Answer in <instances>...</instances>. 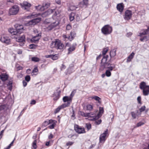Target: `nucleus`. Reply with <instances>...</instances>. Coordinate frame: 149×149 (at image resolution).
Returning a JSON list of instances; mask_svg holds the SVG:
<instances>
[{
    "instance_id": "32",
    "label": "nucleus",
    "mask_w": 149,
    "mask_h": 149,
    "mask_svg": "<svg viewBox=\"0 0 149 149\" xmlns=\"http://www.w3.org/2000/svg\"><path fill=\"white\" fill-rule=\"evenodd\" d=\"M108 50V47H107L105 48H104L102 51V54L103 55V57L107 55H105L107 52Z\"/></svg>"
},
{
    "instance_id": "46",
    "label": "nucleus",
    "mask_w": 149,
    "mask_h": 149,
    "mask_svg": "<svg viewBox=\"0 0 149 149\" xmlns=\"http://www.w3.org/2000/svg\"><path fill=\"white\" fill-rule=\"evenodd\" d=\"M55 10L54 12L52 13H54L53 15L52 16V18H53L54 17H55L57 16L59 13V12L58 11H56L55 9H54Z\"/></svg>"
},
{
    "instance_id": "26",
    "label": "nucleus",
    "mask_w": 149,
    "mask_h": 149,
    "mask_svg": "<svg viewBox=\"0 0 149 149\" xmlns=\"http://www.w3.org/2000/svg\"><path fill=\"white\" fill-rule=\"evenodd\" d=\"M53 120H47L45 121L42 124V126L45 127L49 124L53 123Z\"/></svg>"
},
{
    "instance_id": "59",
    "label": "nucleus",
    "mask_w": 149,
    "mask_h": 149,
    "mask_svg": "<svg viewBox=\"0 0 149 149\" xmlns=\"http://www.w3.org/2000/svg\"><path fill=\"white\" fill-rule=\"evenodd\" d=\"M72 114L71 116V117L73 118V119H74L75 118V115L74 114V111L73 109H72Z\"/></svg>"
},
{
    "instance_id": "22",
    "label": "nucleus",
    "mask_w": 149,
    "mask_h": 149,
    "mask_svg": "<svg viewBox=\"0 0 149 149\" xmlns=\"http://www.w3.org/2000/svg\"><path fill=\"white\" fill-rule=\"evenodd\" d=\"M8 76L6 74H1L0 76V79L3 81H4L7 80L8 79Z\"/></svg>"
},
{
    "instance_id": "38",
    "label": "nucleus",
    "mask_w": 149,
    "mask_h": 149,
    "mask_svg": "<svg viewBox=\"0 0 149 149\" xmlns=\"http://www.w3.org/2000/svg\"><path fill=\"white\" fill-rule=\"evenodd\" d=\"M40 59L36 57H33L31 58V60L32 61L38 62L39 61Z\"/></svg>"
},
{
    "instance_id": "52",
    "label": "nucleus",
    "mask_w": 149,
    "mask_h": 149,
    "mask_svg": "<svg viewBox=\"0 0 149 149\" xmlns=\"http://www.w3.org/2000/svg\"><path fill=\"white\" fill-rule=\"evenodd\" d=\"M36 46V45L34 44H31L29 45V47L31 49H35Z\"/></svg>"
},
{
    "instance_id": "3",
    "label": "nucleus",
    "mask_w": 149,
    "mask_h": 149,
    "mask_svg": "<svg viewBox=\"0 0 149 149\" xmlns=\"http://www.w3.org/2000/svg\"><path fill=\"white\" fill-rule=\"evenodd\" d=\"M140 88L143 90V93L144 96H147L149 94V85H147L146 82H141L139 84Z\"/></svg>"
},
{
    "instance_id": "35",
    "label": "nucleus",
    "mask_w": 149,
    "mask_h": 149,
    "mask_svg": "<svg viewBox=\"0 0 149 149\" xmlns=\"http://www.w3.org/2000/svg\"><path fill=\"white\" fill-rule=\"evenodd\" d=\"M85 116L84 117H94V116H92V115H93L94 114H91V113H85Z\"/></svg>"
},
{
    "instance_id": "64",
    "label": "nucleus",
    "mask_w": 149,
    "mask_h": 149,
    "mask_svg": "<svg viewBox=\"0 0 149 149\" xmlns=\"http://www.w3.org/2000/svg\"><path fill=\"white\" fill-rule=\"evenodd\" d=\"M22 83L23 84V85L24 87H25L27 85V83L25 81H23Z\"/></svg>"
},
{
    "instance_id": "6",
    "label": "nucleus",
    "mask_w": 149,
    "mask_h": 149,
    "mask_svg": "<svg viewBox=\"0 0 149 149\" xmlns=\"http://www.w3.org/2000/svg\"><path fill=\"white\" fill-rule=\"evenodd\" d=\"M0 40L2 43L6 45L11 44L10 39L9 37L6 36H1Z\"/></svg>"
},
{
    "instance_id": "42",
    "label": "nucleus",
    "mask_w": 149,
    "mask_h": 149,
    "mask_svg": "<svg viewBox=\"0 0 149 149\" xmlns=\"http://www.w3.org/2000/svg\"><path fill=\"white\" fill-rule=\"evenodd\" d=\"M51 58L54 60L57 59L58 58V55L57 54L52 55Z\"/></svg>"
},
{
    "instance_id": "49",
    "label": "nucleus",
    "mask_w": 149,
    "mask_h": 149,
    "mask_svg": "<svg viewBox=\"0 0 149 149\" xmlns=\"http://www.w3.org/2000/svg\"><path fill=\"white\" fill-rule=\"evenodd\" d=\"M74 143V142L69 141L67 142L66 144V146H70L72 145Z\"/></svg>"
},
{
    "instance_id": "51",
    "label": "nucleus",
    "mask_w": 149,
    "mask_h": 149,
    "mask_svg": "<svg viewBox=\"0 0 149 149\" xmlns=\"http://www.w3.org/2000/svg\"><path fill=\"white\" fill-rule=\"evenodd\" d=\"M25 80L27 82H29L30 80V77L29 75H26L25 77Z\"/></svg>"
},
{
    "instance_id": "11",
    "label": "nucleus",
    "mask_w": 149,
    "mask_h": 149,
    "mask_svg": "<svg viewBox=\"0 0 149 149\" xmlns=\"http://www.w3.org/2000/svg\"><path fill=\"white\" fill-rule=\"evenodd\" d=\"M50 6V3H43L42 6L40 5L36 6L35 8L37 10H42L45 9L47 8Z\"/></svg>"
},
{
    "instance_id": "45",
    "label": "nucleus",
    "mask_w": 149,
    "mask_h": 149,
    "mask_svg": "<svg viewBox=\"0 0 149 149\" xmlns=\"http://www.w3.org/2000/svg\"><path fill=\"white\" fill-rule=\"evenodd\" d=\"M86 125L88 130H89L91 128V126L90 123H87L86 124Z\"/></svg>"
},
{
    "instance_id": "37",
    "label": "nucleus",
    "mask_w": 149,
    "mask_h": 149,
    "mask_svg": "<svg viewBox=\"0 0 149 149\" xmlns=\"http://www.w3.org/2000/svg\"><path fill=\"white\" fill-rule=\"evenodd\" d=\"M87 110L91 111L93 108V106L90 104H88L86 106Z\"/></svg>"
},
{
    "instance_id": "18",
    "label": "nucleus",
    "mask_w": 149,
    "mask_h": 149,
    "mask_svg": "<svg viewBox=\"0 0 149 149\" xmlns=\"http://www.w3.org/2000/svg\"><path fill=\"white\" fill-rule=\"evenodd\" d=\"M41 34L40 33H38L33 37L31 39V42L37 43L38 42L40 39L39 37L41 36Z\"/></svg>"
},
{
    "instance_id": "57",
    "label": "nucleus",
    "mask_w": 149,
    "mask_h": 149,
    "mask_svg": "<svg viewBox=\"0 0 149 149\" xmlns=\"http://www.w3.org/2000/svg\"><path fill=\"white\" fill-rule=\"evenodd\" d=\"M131 115L133 119H135L136 118V114L134 112H132L131 113Z\"/></svg>"
},
{
    "instance_id": "25",
    "label": "nucleus",
    "mask_w": 149,
    "mask_h": 149,
    "mask_svg": "<svg viewBox=\"0 0 149 149\" xmlns=\"http://www.w3.org/2000/svg\"><path fill=\"white\" fill-rule=\"evenodd\" d=\"M72 99L71 97H70V96L69 97L65 96L63 98V100L64 102H70V103L72 102Z\"/></svg>"
},
{
    "instance_id": "20",
    "label": "nucleus",
    "mask_w": 149,
    "mask_h": 149,
    "mask_svg": "<svg viewBox=\"0 0 149 149\" xmlns=\"http://www.w3.org/2000/svg\"><path fill=\"white\" fill-rule=\"evenodd\" d=\"M61 93L60 91H57L55 92H54L53 94V97H54V100H57L60 97V93Z\"/></svg>"
},
{
    "instance_id": "34",
    "label": "nucleus",
    "mask_w": 149,
    "mask_h": 149,
    "mask_svg": "<svg viewBox=\"0 0 149 149\" xmlns=\"http://www.w3.org/2000/svg\"><path fill=\"white\" fill-rule=\"evenodd\" d=\"M148 40V37L147 36H145L140 39V40L141 42L145 41L146 42Z\"/></svg>"
},
{
    "instance_id": "63",
    "label": "nucleus",
    "mask_w": 149,
    "mask_h": 149,
    "mask_svg": "<svg viewBox=\"0 0 149 149\" xmlns=\"http://www.w3.org/2000/svg\"><path fill=\"white\" fill-rule=\"evenodd\" d=\"M36 101L35 100H31L30 104H34L36 103Z\"/></svg>"
},
{
    "instance_id": "24",
    "label": "nucleus",
    "mask_w": 149,
    "mask_h": 149,
    "mask_svg": "<svg viewBox=\"0 0 149 149\" xmlns=\"http://www.w3.org/2000/svg\"><path fill=\"white\" fill-rule=\"evenodd\" d=\"M142 31H143L141 33H139V36L140 37H142L143 35H145L148 34L149 32V26L147 28V29H143Z\"/></svg>"
},
{
    "instance_id": "31",
    "label": "nucleus",
    "mask_w": 149,
    "mask_h": 149,
    "mask_svg": "<svg viewBox=\"0 0 149 149\" xmlns=\"http://www.w3.org/2000/svg\"><path fill=\"white\" fill-rule=\"evenodd\" d=\"M75 35L76 33L74 31H71L70 32V35H69V36H70V41H71L75 37Z\"/></svg>"
},
{
    "instance_id": "50",
    "label": "nucleus",
    "mask_w": 149,
    "mask_h": 149,
    "mask_svg": "<svg viewBox=\"0 0 149 149\" xmlns=\"http://www.w3.org/2000/svg\"><path fill=\"white\" fill-rule=\"evenodd\" d=\"M52 124L50 125L49 126V127L50 129H52L54 128L55 125H56V124L54 122L52 123Z\"/></svg>"
},
{
    "instance_id": "29",
    "label": "nucleus",
    "mask_w": 149,
    "mask_h": 149,
    "mask_svg": "<svg viewBox=\"0 0 149 149\" xmlns=\"http://www.w3.org/2000/svg\"><path fill=\"white\" fill-rule=\"evenodd\" d=\"M92 99H94L96 101H98V102L101 104V99L97 96H94L92 97Z\"/></svg>"
},
{
    "instance_id": "27",
    "label": "nucleus",
    "mask_w": 149,
    "mask_h": 149,
    "mask_svg": "<svg viewBox=\"0 0 149 149\" xmlns=\"http://www.w3.org/2000/svg\"><path fill=\"white\" fill-rule=\"evenodd\" d=\"M134 55L135 53L133 52H132L128 56L127 59V62H129L131 61L132 59L133 58Z\"/></svg>"
},
{
    "instance_id": "16",
    "label": "nucleus",
    "mask_w": 149,
    "mask_h": 149,
    "mask_svg": "<svg viewBox=\"0 0 149 149\" xmlns=\"http://www.w3.org/2000/svg\"><path fill=\"white\" fill-rule=\"evenodd\" d=\"M132 15L131 11L127 10L125 11L124 18L125 20L130 19L132 17Z\"/></svg>"
},
{
    "instance_id": "41",
    "label": "nucleus",
    "mask_w": 149,
    "mask_h": 149,
    "mask_svg": "<svg viewBox=\"0 0 149 149\" xmlns=\"http://www.w3.org/2000/svg\"><path fill=\"white\" fill-rule=\"evenodd\" d=\"M6 108V106L5 104L1 105L0 106V111L5 109Z\"/></svg>"
},
{
    "instance_id": "23",
    "label": "nucleus",
    "mask_w": 149,
    "mask_h": 149,
    "mask_svg": "<svg viewBox=\"0 0 149 149\" xmlns=\"http://www.w3.org/2000/svg\"><path fill=\"white\" fill-rule=\"evenodd\" d=\"M124 6L122 3H119L117 4L116 7L117 9L121 13H122L123 10Z\"/></svg>"
},
{
    "instance_id": "39",
    "label": "nucleus",
    "mask_w": 149,
    "mask_h": 149,
    "mask_svg": "<svg viewBox=\"0 0 149 149\" xmlns=\"http://www.w3.org/2000/svg\"><path fill=\"white\" fill-rule=\"evenodd\" d=\"M77 7L73 5L71 6L69 8V9L71 11L76 10Z\"/></svg>"
},
{
    "instance_id": "1",
    "label": "nucleus",
    "mask_w": 149,
    "mask_h": 149,
    "mask_svg": "<svg viewBox=\"0 0 149 149\" xmlns=\"http://www.w3.org/2000/svg\"><path fill=\"white\" fill-rule=\"evenodd\" d=\"M109 58L108 55L104 56L101 60L100 65V69L101 70H103L104 69H107L105 73V75L107 77H109L111 76V71L113 70L116 67V65L114 64L107 62Z\"/></svg>"
},
{
    "instance_id": "10",
    "label": "nucleus",
    "mask_w": 149,
    "mask_h": 149,
    "mask_svg": "<svg viewBox=\"0 0 149 149\" xmlns=\"http://www.w3.org/2000/svg\"><path fill=\"white\" fill-rule=\"evenodd\" d=\"M18 35H16L14 37L16 40V41L19 42H22V44L21 46H23L25 42V36L23 35L21 36H18Z\"/></svg>"
},
{
    "instance_id": "43",
    "label": "nucleus",
    "mask_w": 149,
    "mask_h": 149,
    "mask_svg": "<svg viewBox=\"0 0 149 149\" xmlns=\"http://www.w3.org/2000/svg\"><path fill=\"white\" fill-rule=\"evenodd\" d=\"M88 4V0H83L82 4L85 6L86 7L87 6Z\"/></svg>"
},
{
    "instance_id": "62",
    "label": "nucleus",
    "mask_w": 149,
    "mask_h": 149,
    "mask_svg": "<svg viewBox=\"0 0 149 149\" xmlns=\"http://www.w3.org/2000/svg\"><path fill=\"white\" fill-rule=\"evenodd\" d=\"M66 66L63 64H62L61 66V70H62L63 69H64L65 68Z\"/></svg>"
},
{
    "instance_id": "15",
    "label": "nucleus",
    "mask_w": 149,
    "mask_h": 149,
    "mask_svg": "<svg viewBox=\"0 0 149 149\" xmlns=\"http://www.w3.org/2000/svg\"><path fill=\"white\" fill-rule=\"evenodd\" d=\"M104 112V109L103 107H99V111L98 113L97 116H95L92 119H91V120H95L97 119H98L101 116H100V113L103 114Z\"/></svg>"
},
{
    "instance_id": "47",
    "label": "nucleus",
    "mask_w": 149,
    "mask_h": 149,
    "mask_svg": "<svg viewBox=\"0 0 149 149\" xmlns=\"http://www.w3.org/2000/svg\"><path fill=\"white\" fill-rule=\"evenodd\" d=\"M61 109H62L61 106H59L54 111V113H58V112H59L60 110Z\"/></svg>"
},
{
    "instance_id": "21",
    "label": "nucleus",
    "mask_w": 149,
    "mask_h": 149,
    "mask_svg": "<svg viewBox=\"0 0 149 149\" xmlns=\"http://www.w3.org/2000/svg\"><path fill=\"white\" fill-rule=\"evenodd\" d=\"M59 22L58 21L53 22L50 26H49V29L51 30L57 26L59 24Z\"/></svg>"
},
{
    "instance_id": "5",
    "label": "nucleus",
    "mask_w": 149,
    "mask_h": 149,
    "mask_svg": "<svg viewBox=\"0 0 149 149\" xmlns=\"http://www.w3.org/2000/svg\"><path fill=\"white\" fill-rule=\"evenodd\" d=\"M101 31L104 34L108 35L111 33L112 31V27L109 25H106L102 28Z\"/></svg>"
},
{
    "instance_id": "4",
    "label": "nucleus",
    "mask_w": 149,
    "mask_h": 149,
    "mask_svg": "<svg viewBox=\"0 0 149 149\" xmlns=\"http://www.w3.org/2000/svg\"><path fill=\"white\" fill-rule=\"evenodd\" d=\"M19 7L18 6H13L9 9V14L10 15H16L19 12Z\"/></svg>"
},
{
    "instance_id": "55",
    "label": "nucleus",
    "mask_w": 149,
    "mask_h": 149,
    "mask_svg": "<svg viewBox=\"0 0 149 149\" xmlns=\"http://www.w3.org/2000/svg\"><path fill=\"white\" fill-rule=\"evenodd\" d=\"M146 108V107L145 106H142L139 109V111L141 112H143L144 111Z\"/></svg>"
},
{
    "instance_id": "30",
    "label": "nucleus",
    "mask_w": 149,
    "mask_h": 149,
    "mask_svg": "<svg viewBox=\"0 0 149 149\" xmlns=\"http://www.w3.org/2000/svg\"><path fill=\"white\" fill-rule=\"evenodd\" d=\"M75 14L74 13H71L69 16L70 20V21H72L74 19Z\"/></svg>"
},
{
    "instance_id": "44",
    "label": "nucleus",
    "mask_w": 149,
    "mask_h": 149,
    "mask_svg": "<svg viewBox=\"0 0 149 149\" xmlns=\"http://www.w3.org/2000/svg\"><path fill=\"white\" fill-rule=\"evenodd\" d=\"M38 69L37 67H36L35 68H34L32 72V75H34V72H38Z\"/></svg>"
},
{
    "instance_id": "2",
    "label": "nucleus",
    "mask_w": 149,
    "mask_h": 149,
    "mask_svg": "<svg viewBox=\"0 0 149 149\" xmlns=\"http://www.w3.org/2000/svg\"><path fill=\"white\" fill-rule=\"evenodd\" d=\"M52 48L56 47L57 49H62L64 47V45L58 39H56L52 41L50 44Z\"/></svg>"
},
{
    "instance_id": "7",
    "label": "nucleus",
    "mask_w": 149,
    "mask_h": 149,
    "mask_svg": "<svg viewBox=\"0 0 149 149\" xmlns=\"http://www.w3.org/2000/svg\"><path fill=\"white\" fill-rule=\"evenodd\" d=\"M20 5L23 9L27 11L29 10L31 6V4L27 1H24L23 3H20Z\"/></svg>"
},
{
    "instance_id": "58",
    "label": "nucleus",
    "mask_w": 149,
    "mask_h": 149,
    "mask_svg": "<svg viewBox=\"0 0 149 149\" xmlns=\"http://www.w3.org/2000/svg\"><path fill=\"white\" fill-rule=\"evenodd\" d=\"M144 124V123H143L141 122H140L137 124L136 126L137 127H139L143 125Z\"/></svg>"
},
{
    "instance_id": "17",
    "label": "nucleus",
    "mask_w": 149,
    "mask_h": 149,
    "mask_svg": "<svg viewBox=\"0 0 149 149\" xmlns=\"http://www.w3.org/2000/svg\"><path fill=\"white\" fill-rule=\"evenodd\" d=\"M107 132L108 130L107 129V130L105 131L102 134H101L100 135L99 139L100 142L102 143V142H104L105 141V138L107 134Z\"/></svg>"
},
{
    "instance_id": "14",
    "label": "nucleus",
    "mask_w": 149,
    "mask_h": 149,
    "mask_svg": "<svg viewBox=\"0 0 149 149\" xmlns=\"http://www.w3.org/2000/svg\"><path fill=\"white\" fill-rule=\"evenodd\" d=\"M54 10L49 9L47 11L42 13L41 14L42 17H44L48 16L52 13L54 11Z\"/></svg>"
},
{
    "instance_id": "13",
    "label": "nucleus",
    "mask_w": 149,
    "mask_h": 149,
    "mask_svg": "<svg viewBox=\"0 0 149 149\" xmlns=\"http://www.w3.org/2000/svg\"><path fill=\"white\" fill-rule=\"evenodd\" d=\"M116 50L115 49L111 50L110 53V58L109 60L108 59L107 62H109L111 63L112 62V60L111 59L113 58L116 55Z\"/></svg>"
},
{
    "instance_id": "36",
    "label": "nucleus",
    "mask_w": 149,
    "mask_h": 149,
    "mask_svg": "<svg viewBox=\"0 0 149 149\" xmlns=\"http://www.w3.org/2000/svg\"><path fill=\"white\" fill-rule=\"evenodd\" d=\"M40 15L39 14H34V13H33L32 14H31L30 16H29L28 17H30L31 18L36 17Z\"/></svg>"
},
{
    "instance_id": "8",
    "label": "nucleus",
    "mask_w": 149,
    "mask_h": 149,
    "mask_svg": "<svg viewBox=\"0 0 149 149\" xmlns=\"http://www.w3.org/2000/svg\"><path fill=\"white\" fill-rule=\"evenodd\" d=\"M14 27L17 35H19L24 31V27L22 25L16 24L14 25Z\"/></svg>"
},
{
    "instance_id": "19",
    "label": "nucleus",
    "mask_w": 149,
    "mask_h": 149,
    "mask_svg": "<svg viewBox=\"0 0 149 149\" xmlns=\"http://www.w3.org/2000/svg\"><path fill=\"white\" fill-rule=\"evenodd\" d=\"M77 45V44L76 43L73 44L72 46L68 49V54H71L72 51H74Z\"/></svg>"
},
{
    "instance_id": "33",
    "label": "nucleus",
    "mask_w": 149,
    "mask_h": 149,
    "mask_svg": "<svg viewBox=\"0 0 149 149\" xmlns=\"http://www.w3.org/2000/svg\"><path fill=\"white\" fill-rule=\"evenodd\" d=\"M70 104V102H67V103H64L60 106L61 108L62 109L66 107H69Z\"/></svg>"
},
{
    "instance_id": "40",
    "label": "nucleus",
    "mask_w": 149,
    "mask_h": 149,
    "mask_svg": "<svg viewBox=\"0 0 149 149\" xmlns=\"http://www.w3.org/2000/svg\"><path fill=\"white\" fill-rule=\"evenodd\" d=\"M36 142V140H35L33 143L32 147L34 149H36L37 148Z\"/></svg>"
},
{
    "instance_id": "28",
    "label": "nucleus",
    "mask_w": 149,
    "mask_h": 149,
    "mask_svg": "<svg viewBox=\"0 0 149 149\" xmlns=\"http://www.w3.org/2000/svg\"><path fill=\"white\" fill-rule=\"evenodd\" d=\"M8 31L13 35H14L15 36L16 35L17 36L15 29H14L13 28L9 29H8Z\"/></svg>"
},
{
    "instance_id": "60",
    "label": "nucleus",
    "mask_w": 149,
    "mask_h": 149,
    "mask_svg": "<svg viewBox=\"0 0 149 149\" xmlns=\"http://www.w3.org/2000/svg\"><path fill=\"white\" fill-rule=\"evenodd\" d=\"M76 15V20L77 21H79L80 20V18L79 16V15L78 14H77L76 15Z\"/></svg>"
},
{
    "instance_id": "48",
    "label": "nucleus",
    "mask_w": 149,
    "mask_h": 149,
    "mask_svg": "<svg viewBox=\"0 0 149 149\" xmlns=\"http://www.w3.org/2000/svg\"><path fill=\"white\" fill-rule=\"evenodd\" d=\"M76 92V90H74L72 92L71 94L70 95V97H71V98L72 99V97L74 95V94Z\"/></svg>"
},
{
    "instance_id": "12",
    "label": "nucleus",
    "mask_w": 149,
    "mask_h": 149,
    "mask_svg": "<svg viewBox=\"0 0 149 149\" xmlns=\"http://www.w3.org/2000/svg\"><path fill=\"white\" fill-rule=\"evenodd\" d=\"M74 130L77 133L79 134L85 133L84 129L81 127L75 124L74 125Z\"/></svg>"
},
{
    "instance_id": "54",
    "label": "nucleus",
    "mask_w": 149,
    "mask_h": 149,
    "mask_svg": "<svg viewBox=\"0 0 149 149\" xmlns=\"http://www.w3.org/2000/svg\"><path fill=\"white\" fill-rule=\"evenodd\" d=\"M63 37L65 39H68L70 40V36H69L68 35V36H67L66 35H63Z\"/></svg>"
},
{
    "instance_id": "56",
    "label": "nucleus",
    "mask_w": 149,
    "mask_h": 149,
    "mask_svg": "<svg viewBox=\"0 0 149 149\" xmlns=\"http://www.w3.org/2000/svg\"><path fill=\"white\" fill-rule=\"evenodd\" d=\"M137 100L139 104H141V96H139L137 98Z\"/></svg>"
},
{
    "instance_id": "61",
    "label": "nucleus",
    "mask_w": 149,
    "mask_h": 149,
    "mask_svg": "<svg viewBox=\"0 0 149 149\" xmlns=\"http://www.w3.org/2000/svg\"><path fill=\"white\" fill-rule=\"evenodd\" d=\"M71 28V26L70 24H68L66 26V29L67 30H70Z\"/></svg>"
},
{
    "instance_id": "53",
    "label": "nucleus",
    "mask_w": 149,
    "mask_h": 149,
    "mask_svg": "<svg viewBox=\"0 0 149 149\" xmlns=\"http://www.w3.org/2000/svg\"><path fill=\"white\" fill-rule=\"evenodd\" d=\"M102 122V120L99 119L98 120L96 121L95 122V124L96 125H99Z\"/></svg>"
},
{
    "instance_id": "9",
    "label": "nucleus",
    "mask_w": 149,
    "mask_h": 149,
    "mask_svg": "<svg viewBox=\"0 0 149 149\" xmlns=\"http://www.w3.org/2000/svg\"><path fill=\"white\" fill-rule=\"evenodd\" d=\"M41 19V18L40 17H36L29 21L26 24L27 26H34L39 23Z\"/></svg>"
}]
</instances>
